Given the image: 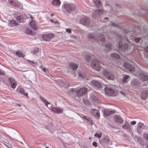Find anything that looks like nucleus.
<instances>
[{
	"label": "nucleus",
	"instance_id": "obj_1",
	"mask_svg": "<svg viewBox=\"0 0 148 148\" xmlns=\"http://www.w3.org/2000/svg\"><path fill=\"white\" fill-rule=\"evenodd\" d=\"M124 66L125 68L127 70L130 71L135 72L134 74L137 75L142 81H146L148 79V75L144 73L138 66L135 65L134 66L127 62L124 63Z\"/></svg>",
	"mask_w": 148,
	"mask_h": 148
},
{
	"label": "nucleus",
	"instance_id": "obj_2",
	"mask_svg": "<svg viewBox=\"0 0 148 148\" xmlns=\"http://www.w3.org/2000/svg\"><path fill=\"white\" fill-rule=\"evenodd\" d=\"M106 34V33L103 32L97 36H92L91 34H90L88 36L89 38L91 39L93 41L98 42L99 43H100L99 42H102L103 45L105 46L107 49V50L109 51L112 49V45L109 43H107V44L104 43Z\"/></svg>",
	"mask_w": 148,
	"mask_h": 148
},
{
	"label": "nucleus",
	"instance_id": "obj_3",
	"mask_svg": "<svg viewBox=\"0 0 148 148\" xmlns=\"http://www.w3.org/2000/svg\"><path fill=\"white\" fill-rule=\"evenodd\" d=\"M64 7L67 12L69 13H72L77 12L76 10V6L72 3H66L64 4Z\"/></svg>",
	"mask_w": 148,
	"mask_h": 148
},
{
	"label": "nucleus",
	"instance_id": "obj_4",
	"mask_svg": "<svg viewBox=\"0 0 148 148\" xmlns=\"http://www.w3.org/2000/svg\"><path fill=\"white\" fill-rule=\"evenodd\" d=\"M70 90L71 92H75L77 95L81 96L86 94L87 91V89L85 87H82L76 90L75 89L71 88Z\"/></svg>",
	"mask_w": 148,
	"mask_h": 148
},
{
	"label": "nucleus",
	"instance_id": "obj_5",
	"mask_svg": "<svg viewBox=\"0 0 148 148\" xmlns=\"http://www.w3.org/2000/svg\"><path fill=\"white\" fill-rule=\"evenodd\" d=\"M100 64V62L95 59L92 60L91 62V65L92 67L94 69L97 71H99L102 68Z\"/></svg>",
	"mask_w": 148,
	"mask_h": 148
},
{
	"label": "nucleus",
	"instance_id": "obj_6",
	"mask_svg": "<svg viewBox=\"0 0 148 148\" xmlns=\"http://www.w3.org/2000/svg\"><path fill=\"white\" fill-rule=\"evenodd\" d=\"M105 92L106 94L109 96H114L117 94L113 89L108 87L105 88Z\"/></svg>",
	"mask_w": 148,
	"mask_h": 148
},
{
	"label": "nucleus",
	"instance_id": "obj_7",
	"mask_svg": "<svg viewBox=\"0 0 148 148\" xmlns=\"http://www.w3.org/2000/svg\"><path fill=\"white\" fill-rule=\"evenodd\" d=\"M128 46L127 44H123L122 41L119 40V41L118 49L119 50L122 51H125L128 48Z\"/></svg>",
	"mask_w": 148,
	"mask_h": 148
},
{
	"label": "nucleus",
	"instance_id": "obj_8",
	"mask_svg": "<svg viewBox=\"0 0 148 148\" xmlns=\"http://www.w3.org/2000/svg\"><path fill=\"white\" fill-rule=\"evenodd\" d=\"M103 74L105 77L108 79L113 80L114 78V76L112 72L104 71L103 72Z\"/></svg>",
	"mask_w": 148,
	"mask_h": 148
},
{
	"label": "nucleus",
	"instance_id": "obj_9",
	"mask_svg": "<svg viewBox=\"0 0 148 148\" xmlns=\"http://www.w3.org/2000/svg\"><path fill=\"white\" fill-rule=\"evenodd\" d=\"M131 86L134 88H138L140 85V84L139 81L137 79H133L131 83Z\"/></svg>",
	"mask_w": 148,
	"mask_h": 148
},
{
	"label": "nucleus",
	"instance_id": "obj_10",
	"mask_svg": "<svg viewBox=\"0 0 148 148\" xmlns=\"http://www.w3.org/2000/svg\"><path fill=\"white\" fill-rule=\"evenodd\" d=\"M80 23L83 25H89L90 24V21L88 18L85 16L80 19Z\"/></svg>",
	"mask_w": 148,
	"mask_h": 148
},
{
	"label": "nucleus",
	"instance_id": "obj_11",
	"mask_svg": "<svg viewBox=\"0 0 148 148\" xmlns=\"http://www.w3.org/2000/svg\"><path fill=\"white\" fill-rule=\"evenodd\" d=\"M103 12V11L102 9L97 10L94 12L92 16L96 20L97 18L98 20V18L99 17V15L102 14Z\"/></svg>",
	"mask_w": 148,
	"mask_h": 148
},
{
	"label": "nucleus",
	"instance_id": "obj_12",
	"mask_svg": "<svg viewBox=\"0 0 148 148\" xmlns=\"http://www.w3.org/2000/svg\"><path fill=\"white\" fill-rule=\"evenodd\" d=\"M54 35L51 34H44L42 35V38L45 41H49L54 37Z\"/></svg>",
	"mask_w": 148,
	"mask_h": 148
},
{
	"label": "nucleus",
	"instance_id": "obj_13",
	"mask_svg": "<svg viewBox=\"0 0 148 148\" xmlns=\"http://www.w3.org/2000/svg\"><path fill=\"white\" fill-rule=\"evenodd\" d=\"M90 84L94 87L100 88L101 87V83L96 80H93L90 82Z\"/></svg>",
	"mask_w": 148,
	"mask_h": 148
},
{
	"label": "nucleus",
	"instance_id": "obj_14",
	"mask_svg": "<svg viewBox=\"0 0 148 148\" xmlns=\"http://www.w3.org/2000/svg\"><path fill=\"white\" fill-rule=\"evenodd\" d=\"M51 110L54 112L58 114H61L63 112V110L59 107H52Z\"/></svg>",
	"mask_w": 148,
	"mask_h": 148
},
{
	"label": "nucleus",
	"instance_id": "obj_15",
	"mask_svg": "<svg viewBox=\"0 0 148 148\" xmlns=\"http://www.w3.org/2000/svg\"><path fill=\"white\" fill-rule=\"evenodd\" d=\"M8 81L11 84V87L12 88L15 89L17 86V83L15 80L12 77H10L8 78Z\"/></svg>",
	"mask_w": 148,
	"mask_h": 148
},
{
	"label": "nucleus",
	"instance_id": "obj_16",
	"mask_svg": "<svg viewBox=\"0 0 148 148\" xmlns=\"http://www.w3.org/2000/svg\"><path fill=\"white\" fill-rule=\"evenodd\" d=\"M148 95V90L144 89L141 92L140 96L142 99L145 100L146 99Z\"/></svg>",
	"mask_w": 148,
	"mask_h": 148
},
{
	"label": "nucleus",
	"instance_id": "obj_17",
	"mask_svg": "<svg viewBox=\"0 0 148 148\" xmlns=\"http://www.w3.org/2000/svg\"><path fill=\"white\" fill-rule=\"evenodd\" d=\"M114 121L120 124L122 123L123 122V120L121 118V117L119 115H116L114 116Z\"/></svg>",
	"mask_w": 148,
	"mask_h": 148
},
{
	"label": "nucleus",
	"instance_id": "obj_18",
	"mask_svg": "<svg viewBox=\"0 0 148 148\" xmlns=\"http://www.w3.org/2000/svg\"><path fill=\"white\" fill-rule=\"evenodd\" d=\"M91 112L92 114L95 116L97 117L98 118H99L100 113L97 110L94 109H92L91 110Z\"/></svg>",
	"mask_w": 148,
	"mask_h": 148
},
{
	"label": "nucleus",
	"instance_id": "obj_19",
	"mask_svg": "<svg viewBox=\"0 0 148 148\" xmlns=\"http://www.w3.org/2000/svg\"><path fill=\"white\" fill-rule=\"evenodd\" d=\"M115 112V110H111L110 109H106L104 111V114L106 116H108L114 113Z\"/></svg>",
	"mask_w": 148,
	"mask_h": 148
},
{
	"label": "nucleus",
	"instance_id": "obj_20",
	"mask_svg": "<svg viewBox=\"0 0 148 148\" xmlns=\"http://www.w3.org/2000/svg\"><path fill=\"white\" fill-rule=\"evenodd\" d=\"M144 129V124L142 123H139L138 124L137 130L139 133L142 132L143 130Z\"/></svg>",
	"mask_w": 148,
	"mask_h": 148
},
{
	"label": "nucleus",
	"instance_id": "obj_21",
	"mask_svg": "<svg viewBox=\"0 0 148 148\" xmlns=\"http://www.w3.org/2000/svg\"><path fill=\"white\" fill-rule=\"evenodd\" d=\"M69 66L73 70L75 71L78 68V65L75 63H71L69 64Z\"/></svg>",
	"mask_w": 148,
	"mask_h": 148
},
{
	"label": "nucleus",
	"instance_id": "obj_22",
	"mask_svg": "<svg viewBox=\"0 0 148 148\" xmlns=\"http://www.w3.org/2000/svg\"><path fill=\"white\" fill-rule=\"evenodd\" d=\"M9 3L13 6L16 7H18V2L17 1H13V0H8Z\"/></svg>",
	"mask_w": 148,
	"mask_h": 148
},
{
	"label": "nucleus",
	"instance_id": "obj_23",
	"mask_svg": "<svg viewBox=\"0 0 148 148\" xmlns=\"http://www.w3.org/2000/svg\"><path fill=\"white\" fill-rule=\"evenodd\" d=\"M18 92L20 94H22L24 96L28 97V94L27 93L25 92L24 89L23 88H20L19 90H18Z\"/></svg>",
	"mask_w": 148,
	"mask_h": 148
},
{
	"label": "nucleus",
	"instance_id": "obj_24",
	"mask_svg": "<svg viewBox=\"0 0 148 148\" xmlns=\"http://www.w3.org/2000/svg\"><path fill=\"white\" fill-rule=\"evenodd\" d=\"M9 25L12 27L18 25V23H17L15 20H11L9 21Z\"/></svg>",
	"mask_w": 148,
	"mask_h": 148
},
{
	"label": "nucleus",
	"instance_id": "obj_25",
	"mask_svg": "<svg viewBox=\"0 0 148 148\" xmlns=\"http://www.w3.org/2000/svg\"><path fill=\"white\" fill-rule=\"evenodd\" d=\"M51 3L54 6H59L60 5L61 3L60 0H53Z\"/></svg>",
	"mask_w": 148,
	"mask_h": 148
},
{
	"label": "nucleus",
	"instance_id": "obj_26",
	"mask_svg": "<svg viewBox=\"0 0 148 148\" xmlns=\"http://www.w3.org/2000/svg\"><path fill=\"white\" fill-rule=\"evenodd\" d=\"M16 20L19 23H23L24 21V18L21 16H19L16 17Z\"/></svg>",
	"mask_w": 148,
	"mask_h": 148
},
{
	"label": "nucleus",
	"instance_id": "obj_27",
	"mask_svg": "<svg viewBox=\"0 0 148 148\" xmlns=\"http://www.w3.org/2000/svg\"><path fill=\"white\" fill-rule=\"evenodd\" d=\"M40 99L47 106V107H48V104H50V103H49V102L47 101L45 98L43 97L40 96Z\"/></svg>",
	"mask_w": 148,
	"mask_h": 148
},
{
	"label": "nucleus",
	"instance_id": "obj_28",
	"mask_svg": "<svg viewBox=\"0 0 148 148\" xmlns=\"http://www.w3.org/2000/svg\"><path fill=\"white\" fill-rule=\"evenodd\" d=\"M110 56L113 59H117L120 57V56L118 54L115 53H112L110 55Z\"/></svg>",
	"mask_w": 148,
	"mask_h": 148
},
{
	"label": "nucleus",
	"instance_id": "obj_29",
	"mask_svg": "<svg viewBox=\"0 0 148 148\" xmlns=\"http://www.w3.org/2000/svg\"><path fill=\"white\" fill-rule=\"evenodd\" d=\"M93 3L97 7H99L101 5V3L99 0H93Z\"/></svg>",
	"mask_w": 148,
	"mask_h": 148
},
{
	"label": "nucleus",
	"instance_id": "obj_30",
	"mask_svg": "<svg viewBox=\"0 0 148 148\" xmlns=\"http://www.w3.org/2000/svg\"><path fill=\"white\" fill-rule=\"evenodd\" d=\"M16 55L18 57L23 58L24 56V54L20 51H18L16 52Z\"/></svg>",
	"mask_w": 148,
	"mask_h": 148
},
{
	"label": "nucleus",
	"instance_id": "obj_31",
	"mask_svg": "<svg viewBox=\"0 0 148 148\" xmlns=\"http://www.w3.org/2000/svg\"><path fill=\"white\" fill-rule=\"evenodd\" d=\"M138 142L142 145H144V141L143 139L140 137H136Z\"/></svg>",
	"mask_w": 148,
	"mask_h": 148
},
{
	"label": "nucleus",
	"instance_id": "obj_32",
	"mask_svg": "<svg viewBox=\"0 0 148 148\" xmlns=\"http://www.w3.org/2000/svg\"><path fill=\"white\" fill-rule=\"evenodd\" d=\"M130 125L127 122H125L124 124L122 126L123 128L125 130H128L130 128Z\"/></svg>",
	"mask_w": 148,
	"mask_h": 148
},
{
	"label": "nucleus",
	"instance_id": "obj_33",
	"mask_svg": "<svg viewBox=\"0 0 148 148\" xmlns=\"http://www.w3.org/2000/svg\"><path fill=\"white\" fill-rule=\"evenodd\" d=\"M30 25L32 28L34 30H36L38 28V26L33 22H31Z\"/></svg>",
	"mask_w": 148,
	"mask_h": 148
},
{
	"label": "nucleus",
	"instance_id": "obj_34",
	"mask_svg": "<svg viewBox=\"0 0 148 148\" xmlns=\"http://www.w3.org/2000/svg\"><path fill=\"white\" fill-rule=\"evenodd\" d=\"M129 76L127 75H125L124 76L123 78H122V82L123 83H127V80L128 79Z\"/></svg>",
	"mask_w": 148,
	"mask_h": 148
},
{
	"label": "nucleus",
	"instance_id": "obj_35",
	"mask_svg": "<svg viewBox=\"0 0 148 148\" xmlns=\"http://www.w3.org/2000/svg\"><path fill=\"white\" fill-rule=\"evenodd\" d=\"M90 98L92 100L94 101H97L98 99L97 97L94 95H90Z\"/></svg>",
	"mask_w": 148,
	"mask_h": 148
},
{
	"label": "nucleus",
	"instance_id": "obj_36",
	"mask_svg": "<svg viewBox=\"0 0 148 148\" xmlns=\"http://www.w3.org/2000/svg\"><path fill=\"white\" fill-rule=\"evenodd\" d=\"M143 138L147 141H148V134L147 133H144L143 134Z\"/></svg>",
	"mask_w": 148,
	"mask_h": 148
},
{
	"label": "nucleus",
	"instance_id": "obj_37",
	"mask_svg": "<svg viewBox=\"0 0 148 148\" xmlns=\"http://www.w3.org/2000/svg\"><path fill=\"white\" fill-rule=\"evenodd\" d=\"M79 76L80 77L83 78H84L86 77V75L84 73H79Z\"/></svg>",
	"mask_w": 148,
	"mask_h": 148
},
{
	"label": "nucleus",
	"instance_id": "obj_38",
	"mask_svg": "<svg viewBox=\"0 0 148 148\" xmlns=\"http://www.w3.org/2000/svg\"><path fill=\"white\" fill-rule=\"evenodd\" d=\"M94 136L96 137H97L98 138H100L102 136V134L101 133H100L99 134L96 133L95 134Z\"/></svg>",
	"mask_w": 148,
	"mask_h": 148
},
{
	"label": "nucleus",
	"instance_id": "obj_39",
	"mask_svg": "<svg viewBox=\"0 0 148 148\" xmlns=\"http://www.w3.org/2000/svg\"><path fill=\"white\" fill-rule=\"evenodd\" d=\"M86 60L88 62H89L90 59L91 57L89 55H86L85 57Z\"/></svg>",
	"mask_w": 148,
	"mask_h": 148
},
{
	"label": "nucleus",
	"instance_id": "obj_40",
	"mask_svg": "<svg viewBox=\"0 0 148 148\" xmlns=\"http://www.w3.org/2000/svg\"><path fill=\"white\" fill-rule=\"evenodd\" d=\"M83 101L84 103L86 105H89L90 103L89 101L87 100H85V99H83Z\"/></svg>",
	"mask_w": 148,
	"mask_h": 148
},
{
	"label": "nucleus",
	"instance_id": "obj_41",
	"mask_svg": "<svg viewBox=\"0 0 148 148\" xmlns=\"http://www.w3.org/2000/svg\"><path fill=\"white\" fill-rule=\"evenodd\" d=\"M26 61H27L29 63V64L30 65L32 66H33V65L32 64H35V63H34V62L33 61H31V60H26Z\"/></svg>",
	"mask_w": 148,
	"mask_h": 148
},
{
	"label": "nucleus",
	"instance_id": "obj_42",
	"mask_svg": "<svg viewBox=\"0 0 148 148\" xmlns=\"http://www.w3.org/2000/svg\"><path fill=\"white\" fill-rule=\"evenodd\" d=\"M87 121L91 124L92 125L93 124V121L89 117Z\"/></svg>",
	"mask_w": 148,
	"mask_h": 148
},
{
	"label": "nucleus",
	"instance_id": "obj_43",
	"mask_svg": "<svg viewBox=\"0 0 148 148\" xmlns=\"http://www.w3.org/2000/svg\"><path fill=\"white\" fill-rule=\"evenodd\" d=\"M32 32L30 30L27 29L25 31V33L27 34H30Z\"/></svg>",
	"mask_w": 148,
	"mask_h": 148
},
{
	"label": "nucleus",
	"instance_id": "obj_44",
	"mask_svg": "<svg viewBox=\"0 0 148 148\" xmlns=\"http://www.w3.org/2000/svg\"><path fill=\"white\" fill-rule=\"evenodd\" d=\"M5 72L3 71L0 69V75H3L5 74Z\"/></svg>",
	"mask_w": 148,
	"mask_h": 148
},
{
	"label": "nucleus",
	"instance_id": "obj_45",
	"mask_svg": "<svg viewBox=\"0 0 148 148\" xmlns=\"http://www.w3.org/2000/svg\"><path fill=\"white\" fill-rule=\"evenodd\" d=\"M111 25L112 26H113L116 27H118L119 26V25L118 24H116L115 23H112L111 24Z\"/></svg>",
	"mask_w": 148,
	"mask_h": 148
},
{
	"label": "nucleus",
	"instance_id": "obj_46",
	"mask_svg": "<svg viewBox=\"0 0 148 148\" xmlns=\"http://www.w3.org/2000/svg\"><path fill=\"white\" fill-rule=\"evenodd\" d=\"M140 40V38H135V40L136 42H138Z\"/></svg>",
	"mask_w": 148,
	"mask_h": 148
},
{
	"label": "nucleus",
	"instance_id": "obj_47",
	"mask_svg": "<svg viewBox=\"0 0 148 148\" xmlns=\"http://www.w3.org/2000/svg\"><path fill=\"white\" fill-rule=\"evenodd\" d=\"M92 145H93V146H94V147H96L97 146V143L96 142H93L92 143Z\"/></svg>",
	"mask_w": 148,
	"mask_h": 148
},
{
	"label": "nucleus",
	"instance_id": "obj_48",
	"mask_svg": "<svg viewBox=\"0 0 148 148\" xmlns=\"http://www.w3.org/2000/svg\"><path fill=\"white\" fill-rule=\"evenodd\" d=\"M38 51V49L37 48H35V50L33 51L34 53H36Z\"/></svg>",
	"mask_w": 148,
	"mask_h": 148
},
{
	"label": "nucleus",
	"instance_id": "obj_49",
	"mask_svg": "<svg viewBox=\"0 0 148 148\" xmlns=\"http://www.w3.org/2000/svg\"><path fill=\"white\" fill-rule=\"evenodd\" d=\"M89 117H88L86 116H83V119L88 120V119L89 118Z\"/></svg>",
	"mask_w": 148,
	"mask_h": 148
},
{
	"label": "nucleus",
	"instance_id": "obj_50",
	"mask_svg": "<svg viewBox=\"0 0 148 148\" xmlns=\"http://www.w3.org/2000/svg\"><path fill=\"white\" fill-rule=\"evenodd\" d=\"M66 31L67 32L70 33L71 32V30L70 29H66Z\"/></svg>",
	"mask_w": 148,
	"mask_h": 148
},
{
	"label": "nucleus",
	"instance_id": "obj_51",
	"mask_svg": "<svg viewBox=\"0 0 148 148\" xmlns=\"http://www.w3.org/2000/svg\"><path fill=\"white\" fill-rule=\"evenodd\" d=\"M118 40H124V39H123L122 37L121 36H118Z\"/></svg>",
	"mask_w": 148,
	"mask_h": 148
},
{
	"label": "nucleus",
	"instance_id": "obj_52",
	"mask_svg": "<svg viewBox=\"0 0 148 148\" xmlns=\"http://www.w3.org/2000/svg\"><path fill=\"white\" fill-rule=\"evenodd\" d=\"M136 123V122L135 121H132L131 122V123L132 125H134Z\"/></svg>",
	"mask_w": 148,
	"mask_h": 148
},
{
	"label": "nucleus",
	"instance_id": "obj_53",
	"mask_svg": "<svg viewBox=\"0 0 148 148\" xmlns=\"http://www.w3.org/2000/svg\"><path fill=\"white\" fill-rule=\"evenodd\" d=\"M144 50L145 51L148 52V46L144 48Z\"/></svg>",
	"mask_w": 148,
	"mask_h": 148
},
{
	"label": "nucleus",
	"instance_id": "obj_54",
	"mask_svg": "<svg viewBox=\"0 0 148 148\" xmlns=\"http://www.w3.org/2000/svg\"><path fill=\"white\" fill-rule=\"evenodd\" d=\"M42 70L45 72L46 71V69L45 68H44L42 69Z\"/></svg>",
	"mask_w": 148,
	"mask_h": 148
},
{
	"label": "nucleus",
	"instance_id": "obj_55",
	"mask_svg": "<svg viewBox=\"0 0 148 148\" xmlns=\"http://www.w3.org/2000/svg\"><path fill=\"white\" fill-rule=\"evenodd\" d=\"M84 115L83 114H81L79 115L83 119V116H84Z\"/></svg>",
	"mask_w": 148,
	"mask_h": 148
},
{
	"label": "nucleus",
	"instance_id": "obj_56",
	"mask_svg": "<svg viewBox=\"0 0 148 148\" xmlns=\"http://www.w3.org/2000/svg\"><path fill=\"white\" fill-rule=\"evenodd\" d=\"M120 93L122 94V95H123L124 96H125V94L123 92L121 91L120 92Z\"/></svg>",
	"mask_w": 148,
	"mask_h": 148
},
{
	"label": "nucleus",
	"instance_id": "obj_57",
	"mask_svg": "<svg viewBox=\"0 0 148 148\" xmlns=\"http://www.w3.org/2000/svg\"><path fill=\"white\" fill-rule=\"evenodd\" d=\"M42 67H43V66H42V65H41V66H39V68L40 69H42Z\"/></svg>",
	"mask_w": 148,
	"mask_h": 148
},
{
	"label": "nucleus",
	"instance_id": "obj_58",
	"mask_svg": "<svg viewBox=\"0 0 148 148\" xmlns=\"http://www.w3.org/2000/svg\"><path fill=\"white\" fill-rule=\"evenodd\" d=\"M50 21H51V22H52V23H53V20L52 19H51L50 20Z\"/></svg>",
	"mask_w": 148,
	"mask_h": 148
},
{
	"label": "nucleus",
	"instance_id": "obj_59",
	"mask_svg": "<svg viewBox=\"0 0 148 148\" xmlns=\"http://www.w3.org/2000/svg\"><path fill=\"white\" fill-rule=\"evenodd\" d=\"M16 105L17 106H21V105L20 104H16Z\"/></svg>",
	"mask_w": 148,
	"mask_h": 148
},
{
	"label": "nucleus",
	"instance_id": "obj_60",
	"mask_svg": "<svg viewBox=\"0 0 148 148\" xmlns=\"http://www.w3.org/2000/svg\"><path fill=\"white\" fill-rule=\"evenodd\" d=\"M104 19L106 20H107L108 19V18L107 17H106L104 18Z\"/></svg>",
	"mask_w": 148,
	"mask_h": 148
},
{
	"label": "nucleus",
	"instance_id": "obj_61",
	"mask_svg": "<svg viewBox=\"0 0 148 148\" xmlns=\"http://www.w3.org/2000/svg\"><path fill=\"white\" fill-rule=\"evenodd\" d=\"M6 146L8 148H11L10 147H9L7 145H6Z\"/></svg>",
	"mask_w": 148,
	"mask_h": 148
},
{
	"label": "nucleus",
	"instance_id": "obj_62",
	"mask_svg": "<svg viewBox=\"0 0 148 148\" xmlns=\"http://www.w3.org/2000/svg\"><path fill=\"white\" fill-rule=\"evenodd\" d=\"M29 15L30 16V18H33V17L31 16V15Z\"/></svg>",
	"mask_w": 148,
	"mask_h": 148
},
{
	"label": "nucleus",
	"instance_id": "obj_63",
	"mask_svg": "<svg viewBox=\"0 0 148 148\" xmlns=\"http://www.w3.org/2000/svg\"><path fill=\"white\" fill-rule=\"evenodd\" d=\"M145 148H148V145Z\"/></svg>",
	"mask_w": 148,
	"mask_h": 148
},
{
	"label": "nucleus",
	"instance_id": "obj_64",
	"mask_svg": "<svg viewBox=\"0 0 148 148\" xmlns=\"http://www.w3.org/2000/svg\"><path fill=\"white\" fill-rule=\"evenodd\" d=\"M45 148H49V147H45Z\"/></svg>",
	"mask_w": 148,
	"mask_h": 148
}]
</instances>
